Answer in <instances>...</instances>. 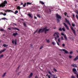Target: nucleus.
<instances>
[{
	"instance_id": "obj_1",
	"label": "nucleus",
	"mask_w": 78,
	"mask_h": 78,
	"mask_svg": "<svg viewBox=\"0 0 78 78\" xmlns=\"http://www.w3.org/2000/svg\"><path fill=\"white\" fill-rule=\"evenodd\" d=\"M49 30H50V29H47V27H45L43 29H40L38 31V33H40L41 32L42 33L44 31V33L46 34V33H47V31H48Z\"/></svg>"
},
{
	"instance_id": "obj_2",
	"label": "nucleus",
	"mask_w": 78,
	"mask_h": 78,
	"mask_svg": "<svg viewBox=\"0 0 78 78\" xmlns=\"http://www.w3.org/2000/svg\"><path fill=\"white\" fill-rule=\"evenodd\" d=\"M59 33L58 32H55L54 35L53 36H54L55 37V41L56 42L57 41V38H59Z\"/></svg>"
},
{
	"instance_id": "obj_3",
	"label": "nucleus",
	"mask_w": 78,
	"mask_h": 78,
	"mask_svg": "<svg viewBox=\"0 0 78 78\" xmlns=\"http://www.w3.org/2000/svg\"><path fill=\"white\" fill-rule=\"evenodd\" d=\"M7 4V1H5L3 3L0 4V7H5L6 6V4Z\"/></svg>"
},
{
	"instance_id": "obj_4",
	"label": "nucleus",
	"mask_w": 78,
	"mask_h": 78,
	"mask_svg": "<svg viewBox=\"0 0 78 78\" xmlns=\"http://www.w3.org/2000/svg\"><path fill=\"white\" fill-rule=\"evenodd\" d=\"M73 72L74 74L76 75L77 77L78 78V74L77 71H76V69L75 68L73 69Z\"/></svg>"
},
{
	"instance_id": "obj_5",
	"label": "nucleus",
	"mask_w": 78,
	"mask_h": 78,
	"mask_svg": "<svg viewBox=\"0 0 78 78\" xmlns=\"http://www.w3.org/2000/svg\"><path fill=\"white\" fill-rule=\"evenodd\" d=\"M63 25L66 28L67 30H69V26H67L66 23H63Z\"/></svg>"
},
{
	"instance_id": "obj_6",
	"label": "nucleus",
	"mask_w": 78,
	"mask_h": 78,
	"mask_svg": "<svg viewBox=\"0 0 78 78\" xmlns=\"http://www.w3.org/2000/svg\"><path fill=\"white\" fill-rule=\"evenodd\" d=\"M4 11H5L6 12H13V11L11 10H4Z\"/></svg>"
},
{
	"instance_id": "obj_7",
	"label": "nucleus",
	"mask_w": 78,
	"mask_h": 78,
	"mask_svg": "<svg viewBox=\"0 0 78 78\" xmlns=\"http://www.w3.org/2000/svg\"><path fill=\"white\" fill-rule=\"evenodd\" d=\"M62 51H64L65 53L66 54H68V53H69V52H68V51L65 49H62Z\"/></svg>"
},
{
	"instance_id": "obj_8",
	"label": "nucleus",
	"mask_w": 78,
	"mask_h": 78,
	"mask_svg": "<svg viewBox=\"0 0 78 78\" xmlns=\"http://www.w3.org/2000/svg\"><path fill=\"white\" fill-rule=\"evenodd\" d=\"M65 20H66V22L68 23V24H69V25H70V23L69 22V21L67 19H66Z\"/></svg>"
},
{
	"instance_id": "obj_9",
	"label": "nucleus",
	"mask_w": 78,
	"mask_h": 78,
	"mask_svg": "<svg viewBox=\"0 0 78 78\" xmlns=\"http://www.w3.org/2000/svg\"><path fill=\"white\" fill-rule=\"evenodd\" d=\"M71 30H73V31L74 34L75 35L76 34L75 31V30H74V29H73V27H71Z\"/></svg>"
},
{
	"instance_id": "obj_10",
	"label": "nucleus",
	"mask_w": 78,
	"mask_h": 78,
	"mask_svg": "<svg viewBox=\"0 0 78 78\" xmlns=\"http://www.w3.org/2000/svg\"><path fill=\"white\" fill-rule=\"evenodd\" d=\"M33 75V73H30V75L29 76V78H31V77H32Z\"/></svg>"
},
{
	"instance_id": "obj_11",
	"label": "nucleus",
	"mask_w": 78,
	"mask_h": 78,
	"mask_svg": "<svg viewBox=\"0 0 78 78\" xmlns=\"http://www.w3.org/2000/svg\"><path fill=\"white\" fill-rule=\"evenodd\" d=\"M56 16H57V17L58 19H61V17L60 16H59L58 14H56Z\"/></svg>"
},
{
	"instance_id": "obj_12",
	"label": "nucleus",
	"mask_w": 78,
	"mask_h": 78,
	"mask_svg": "<svg viewBox=\"0 0 78 78\" xmlns=\"http://www.w3.org/2000/svg\"><path fill=\"white\" fill-rule=\"evenodd\" d=\"M5 50H6V49H4L2 51H0V54H1V53H3V52H4V51H5Z\"/></svg>"
},
{
	"instance_id": "obj_13",
	"label": "nucleus",
	"mask_w": 78,
	"mask_h": 78,
	"mask_svg": "<svg viewBox=\"0 0 78 78\" xmlns=\"http://www.w3.org/2000/svg\"><path fill=\"white\" fill-rule=\"evenodd\" d=\"M64 38L66 41H67V36H66V35H64Z\"/></svg>"
},
{
	"instance_id": "obj_14",
	"label": "nucleus",
	"mask_w": 78,
	"mask_h": 78,
	"mask_svg": "<svg viewBox=\"0 0 78 78\" xmlns=\"http://www.w3.org/2000/svg\"><path fill=\"white\" fill-rule=\"evenodd\" d=\"M13 29H14V30H17L18 31H20V30H19V29L16 28V27H15V28H12Z\"/></svg>"
},
{
	"instance_id": "obj_15",
	"label": "nucleus",
	"mask_w": 78,
	"mask_h": 78,
	"mask_svg": "<svg viewBox=\"0 0 78 78\" xmlns=\"http://www.w3.org/2000/svg\"><path fill=\"white\" fill-rule=\"evenodd\" d=\"M51 44L53 45H56V42L54 41L52 42Z\"/></svg>"
},
{
	"instance_id": "obj_16",
	"label": "nucleus",
	"mask_w": 78,
	"mask_h": 78,
	"mask_svg": "<svg viewBox=\"0 0 78 78\" xmlns=\"http://www.w3.org/2000/svg\"><path fill=\"white\" fill-rule=\"evenodd\" d=\"M17 34H18L17 33H13V34L12 35L14 36H16V35H17Z\"/></svg>"
},
{
	"instance_id": "obj_17",
	"label": "nucleus",
	"mask_w": 78,
	"mask_h": 78,
	"mask_svg": "<svg viewBox=\"0 0 78 78\" xmlns=\"http://www.w3.org/2000/svg\"><path fill=\"white\" fill-rule=\"evenodd\" d=\"M72 66H73L74 67H77L76 65V64H73L72 65Z\"/></svg>"
},
{
	"instance_id": "obj_18",
	"label": "nucleus",
	"mask_w": 78,
	"mask_h": 78,
	"mask_svg": "<svg viewBox=\"0 0 78 78\" xmlns=\"http://www.w3.org/2000/svg\"><path fill=\"white\" fill-rule=\"evenodd\" d=\"M52 76L53 77L52 78H57V77H56V75L52 74Z\"/></svg>"
},
{
	"instance_id": "obj_19",
	"label": "nucleus",
	"mask_w": 78,
	"mask_h": 78,
	"mask_svg": "<svg viewBox=\"0 0 78 78\" xmlns=\"http://www.w3.org/2000/svg\"><path fill=\"white\" fill-rule=\"evenodd\" d=\"M78 59V56H77L76 58H74V61H76V60H77V59Z\"/></svg>"
},
{
	"instance_id": "obj_20",
	"label": "nucleus",
	"mask_w": 78,
	"mask_h": 78,
	"mask_svg": "<svg viewBox=\"0 0 78 78\" xmlns=\"http://www.w3.org/2000/svg\"><path fill=\"white\" fill-rule=\"evenodd\" d=\"M3 46H4L5 47H8V45H7L6 44H4L3 45Z\"/></svg>"
},
{
	"instance_id": "obj_21",
	"label": "nucleus",
	"mask_w": 78,
	"mask_h": 78,
	"mask_svg": "<svg viewBox=\"0 0 78 78\" xmlns=\"http://www.w3.org/2000/svg\"><path fill=\"white\" fill-rule=\"evenodd\" d=\"M60 39L61 41H63L64 40V37H61L60 38Z\"/></svg>"
},
{
	"instance_id": "obj_22",
	"label": "nucleus",
	"mask_w": 78,
	"mask_h": 78,
	"mask_svg": "<svg viewBox=\"0 0 78 78\" xmlns=\"http://www.w3.org/2000/svg\"><path fill=\"white\" fill-rule=\"evenodd\" d=\"M1 14L2 15H3V16H6V13H3V12H2L1 13Z\"/></svg>"
},
{
	"instance_id": "obj_23",
	"label": "nucleus",
	"mask_w": 78,
	"mask_h": 78,
	"mask_svg": "<svg viewBox=\"0 0 78 78\" xmlns=\"http://www.w3.org/2000/svg\"><path fill=\"white\" fill-rule=\"evenodd\" d=\"M40 3H41L42 5H44V2H42V1H40Z\"/></svg>"
},
{
	"instance_id": "obj_24",
	"label": "nucleus",
	"mask_w": 78,
	"mask_h": 78,
	"mask_svg": "<svg viewBox=\"0 0 78 78\" xmlns=\"http://www.w3.org/2000/svg\"><path fill=\"white\" fill-rule=\"evenodd\" d=\"M46 41H47V43H50V40H49V39H47Z\"/></svg>"
},
{
	"instance_id": "obj_25",
	"label": "nucleus",
	"mask_w": 78,
	"mask_h": 78,
	"mask_svg": "<svg viewBox=\"0 0 78 78\" xmlns=\"http://www.w3.org/2000/svg\"><path fill=\"white\" fill-rule=\"evenodd\" d=\"M62 30H63V31H66V29H65V27H63L62 28Z\"/></svg>"
},
{
	"instance_id": "obj_26",
	"label": "nucleus",
	"mask_w": 78,
	"mask_h": 78,
	"mask_svg": "<svg viewBox=\"0 0 78 78\" xmlns=\"http://www.w3.org/2000/svg\"><path fill=\"white\" fill-rule=\"evenodd\" d=\"M28 16H29V17H30L32 18V16H31V14L30 13H29L28 14Z\"/></svg>"
},
{
	"instance_id": "obj_27",
	"label": "nucleus",
	"mask_w": 78,
	"mask_h": 78,
	"mask_svg": "<svg viewBox=\"0 0 78 78\" xmlns=\"http://www.w3.org/2000/svg\"><path fill=\"white\" fill-rule=\"evenodd\" d=\"M6 73H4L3 75H2V77H4V76H5V75H6Z\"/></svg>"
},
{
	"instance_id": "obj_28",
	"label": "nucleus",
	"mask_w": 78,
	"mask_h": 78,
	"mask_svg": "<svg viewBox=\"0 0 78 78\" xmlns=\"http://www.w3.org/2000/svg\"><path fill=\"white\" fill-rule=\"evenodd\" d=\"M0 30L1 31H5V30H4L3 29H0Z\"/></svg>"
},
{
	"instance_id": "obj_29",
	"label": "nucleus",
	"mask_w": 78,
	"mask_h": 78,
	"mask_svg": "<svg viewBox=\"0 0 78 78\" xmlns=\"http://www.w3.org/2000/svg\"><path fill=\"white\" fill-rule=\"evenodd\" d=\"M20 6H18V7H17V9H20Z\"/></svg>"
},
{
	"instance_id": "obj_30",
	"label": "nucleus",
	"mask_w": 78,
	"mask_h": 78,
	"mask_svg": "<svg viewBox=\"0 0 78 78\" xmlns=\"http://www.w3.org/2000/svg\"><path fill=\"white\" fill-rule=\"evenodd\" d=\"M57 45H58V46H59L60 45V44H59V43L58 42V41H56V42Z\"/></svg>"
},
{
	"instance_id": "obj_31",
	"label": "nucleus",
	"mask_w": 78,
	"mask_h": 78,
	"mask_svg": "<svg viewBox=\"0 0 78 78\" xmlns=\"http://www.w3.org/2000/svg\"><path fill=\"white\" fill-rule=\"evenodd\" d=\"M14 14H17V13H18V11L16 10V11H15V12L14 13Z\"/></svg>"
},
{
	"instance_id": "obj_32",
	"label": "nucleus",
	"mask_w": 78,
	"mask_h": 78,
	"mask_svg": "<svg viewBox=\"0 0 78 78\" xmlns=\"http://www.w3.org/2000/svg\"><path fill=\"white\" fill-rule=\"evenodd\" d=\"M17 41H16V40H15L14 41L15 44L16 45H17Z\"/></svg>"
},
{
	"instance_id": "obj_33",
	"label": "nucleus",
	"mask_w": 78,
	"mask_h": 78,
	"mask_svg": "<svg viewBox=\"0 0 78 78\" xmlns=\"http://www.w3.org/2000/svg\"><path fill=\"white\" fill-rule=\"evenodd\" d=\"M58 42H60V38H58Z\"/></svg>"
},
{
	"instance_id": "obj_34",
	"label": "nucleus",
	"mask_w": 78,
	"mask_h": 78,
	"mask_svg": "<svg viewBox=\"0 0 78 78\" xmlns=\"http://www.w3.org/2000/svg\"><path fill=\"white\" fill-rule=\"evenodd\" d=\"M27 5H31V3H30V2H27Z\"/></svg>"
},
{
	"instance_id": "obj_35",
	"label": "nucleus",
	"mask_w": 78,
	"mask_h": 78,
	"mask_svg": "<svg viewBox=\"0 0 78 78\" xmlns=\"http://www.w3.org/2000/svg\"><path fill=\"white\" fill-rule=\"evenodd\" d=\"M26 6V3H25V4L23 5V7H25V6Z\"/></svg>"
},
{
	"instance_id": "obj_36",
	"label": "nucleus",
	"mask_w": 78,
	"mask_h": 78,
	"mask_svg": "<svg viewBox=\"0 0 78 78\" xmlns=\"http://www.w3.org/2000/svg\"><path fill=\"white\" fill-rule=\"evenodd\" d=\"M43 48V46H41V47H40V50H41V49H42Z\"/></svg>"
},
{
	"instance_id": "obj_37",
	"label": "nucleus",
	"mask_w": 78,
	"mask_h": 78,
	"mask_svg": "<svg viewBox=\"0 0 78 78\" xmlns=\"http://www.w3.org/2000/svg\"><path fill=\"white\" fill-rule=\"evenodd\" d=\"M3 56H4V55H0V58H2V57H3Z\"/></svg>"
},
{
	"instance_id": "obj_38",
	"label": "nucleus",
	"mask_w": 78,
	"mask_h": 78,
	"mask_svg": "<svg viewBox=\"0 0 78 78\" xmlns=\"http://www.w3.org/2000/svg\"><path fill=\"white\" fill-rule=\"evenodd\" d=\"M71 78H76V77L74 76H71Z\"/></svg>"
},
{
	"instance_id": "obj_39",
	"label": "nucleus",
	"mask_w": 78,
	"mask_h": 78,
	"mask_svg": "<svg viewBox=\"0 0 78 78\" xmlns=\"http://www.w3.org/2000/svg\"><path fill=\"white\" fill-rule=\"evenodd\" d=\"M72 26H73V27H75V24L72 23Z\"/></svg>"
},
{
	"instance_id": "obj_40",
	"label": "nucleus",
	"mask_w": 78,
	"mask_h": 78,
	"mask_svg": "<svg viewBox=\"0 0 78 78\" xmlns=\"http://www.w3.org/2000/svg\"><path fill=\"white\" fill-rule=\"evenodd\" d=\"M2 20H6V18H2Z\"/></svg>"
},
{
	"instance_id": "obj_41",
	"label": "nucleus",
	"mask_w": 78,
	"mask_h": 78,
	"mask_svg": "<svg viewBox=\"0 0 78 78\" xmlns=\"http://www.w3.org/2000/svg\"><path fill=\"white\" fill-rule=\"evenodd\" d=\"M53 70L54 71H55V72H57V70H56V69H55V68H54Z\"/></svg>"
},
{
	"instance_id": "obj_42",
	"label": "nucleus",
	"mask_w": 78,
	"mask_h": 78,
	"mask_svg": "<svg viewBox=\"0 0 78 78\" xmlns=\"http://www.w3.org/2000/svg\"><path fill=\"white\" fill-rule=\"evenodd\" d=\"M69 58H70V59H71V58H72V56L71 55H70L69 56Z\"/></svg>"
},
{
	"instance_id": "obj_43",
	"label": "nucleus",
	"mask_w": 78,
	"mask_h": 78,
	"mask_svg": "<svg viewBox=\"0 0 78 78\" xmlns=\"http://www.w3.org/2000/svg\"><path fill=\"white\" fill-rule=\"evenodd\" d=\"M73 53V51H71L70 52V55H72V54Z\"/></svg>"
},
{
	"instance_id": "obj_44",
	"label": "nucleus",
	"mask_w": 78,
	"mask_h": 78,
	"mask_svg": "<svg viewBox=\"0 0 78 78\" xmlns=\"http://www.w3.org/2000/svg\"><path fill=\"white\" fill-rule=\"evenodd\" d=\"M59 31H62V29H61V28H60L59 29Z\"/></svg>"
},
{
	"instance_id": "obj_45",
	"label": "nucleus",
	"mask_w": 78,
	"mask_h": 78,
	"mask_svg": "<svg viewBox=\"0 0 78 78\" xmlns=\"http://www.w3.org/2000/svg\"><path fill=\"white\" fill-rule=\"evenodd\" d=\"M62 47H65V44H62Z\"/></svg>"
},
{
	"instance_id": "obj_46",
	"label": "nucleus",
	"mask_w": 78,
	"mask_h": 78,
	"mask_svg": "<svg viewBox=\"0 0 78 78\" xmlns=\"http://www.w3.org/2000/svg\"><path fill=\"white\" fill-rule=\"evenodd\" d=\"M37 16L38 17H39V18H40V17H41L40 15H37Z\"/></svg>"
},
{
	"instance_id": "obj_47",
	"label": "nucleus",
	"mask_w": 78,
	"mask_h": 78,
	"mask_svg": "<svg viewBox=\"0 0 78 78\" xmlns=\"http://www.w3.org/2000/svg\"><path fill=\"white\" fill-rule=\"evenodd\" d=\"M61 34L62 35V36H64V34L63 33H61Z\"/></svg>"
},
{
	"instance_id": "obj_48",
	"label": "nucleus",
	"mask_w": 78,
	"mask_h": 78,
	"mask_svg": "<svg viewBox=\"0 0 78 78\" xmlns=\"http://www.w3.org/2000/svg\"><path fill=\"white\" fill-rule=\"evenodd\" d=\"M48 73H49V74H50V75H51V73L50 71H48Z\"/></svg>"
},
{
	"instance_id": "obj_49",
	"label": "nucleus",
	"mask_w": 78,
	"mask_h": 78,
	"mask_svg": "<svg viewBox=\"0 0 78 78\" xmlns=\"http://www.w3.org/2000/svg\"><path fill=\"white\" fill-rule=\"evenodd\" d=\"M23 24L24 26H25V27H26V24H25V23H23Z\"/></svg>"
},
{
	"instance_id": "obj_50",
	"label": "nucleus",
	"mask_w": 78,
	"mask_h": 78,
	"mask_svg": "<svg viewBox=\"0 0 78 78\" xmlns=\"http://www.w3.org/2000/svg\"><path fill=\"white\" fill-rule=\"evenodd\" d=\"M66 16V15L67 14V12H65L64 14Z\"/></svg>"
},
{
	"instance_id": "obj_51",
	"label": "nucleus",
	"mask_w": 78,
	"mask_h": 78,
	"mask_svg": "<svg viewBox=\"0 0 78 78\" xmlns=\"http://www.w3.org/2000/svg\"><path fill=\"white\" fill-rule=\"evenodd\" d=\"M35 78H39L38 77V76H35Z\"/></svg>"
},
{
	"instance_id": "obj_52",
	"label": "nucleus",
	"mask_w": 78,
	"mask_h": 78,
	"mask_svg": "<svg viewBox=\"0 0 78 78\" xmlns=\"http://www.w3.org/2000/svg\"><path fill=\"white\" fill-rule=\"evenodd\" d=\"M48 78H51V77L50 76V75H48Z\"/></svg>"
},
{
	"instance_id": "obj_53",
	"label": "nucleus",
	"mask_w": 78,
	"mask_h": 78,
	"mask_svg": "<svg viewBox=\"0 0 78 78\" xmlns=\"http://www.w3.org/2000/svg\"><path fill=\"white\" fill-rule=\"evenodd\" d=\"M37 31H38V30H36V31H35V32L34 33V34H35V33H36V32H37Z\"/></svg>"
},
{
	"instance_id": "obj_54",
	"label": "nucleus",
	"mask_w": 78,
	"mask_h": 78,
	"mask_svg": "<svg viewBox=\"0 0 78 78\" xmlns=\"http://www.w3.org/2000/svg\"><path fill=\"white\" fill-rule=\"evenodd\" d=\"M76 14H78V12L77 11H76Z\"/></svg>"
},
{
	"instance_id": "obj_55",
	"label": "nucleus",
	"mask_w": 78,
	"mask_h": 78,
	"mask_svg": "<svg viewBox=\"0 0 78 78\" xmlns=\"http://www.w3.org/2000/svg\"><path fill=\"white\" fill-rule=\"evenodd\" d=\"M12 42L13 44H14V40L12 41Z\"/></svg>"
},
{
	"instance_id": "obj_56",
	"label": "nucleus",
	"mask_w": 78,
	"mask_h": 78,
	"mask_svg": "<svg viewBox=\"0 0 78 78\" xmlns=\"http://www.w3.org/2000/svg\"><path fill=\"white\" fill-rule=\"evenodd\" d=\"M34 19H37V17H36L34 16Z\"/></svg>"
},
{
	"instance_id": "obj_57",
	"label": "nucleus",
	"mask_w": 78,
	"mask_h": 78,
	"mask_svg": "<svg viewBox=\"0 0 78 78\" xmlns=\"http://www.w3.org/2000/svg\"><path fill=\"white\" fill-rule=\"evenodd\" d=\"M76 18H77V19H78V16L77 15H76Z\"/></svg>"
},
{
	"instance_id": "obj_58",
	"label": "nucleus",
	"mask_w": 78,
	"mask_h": 78,
	"mask_svg": "<svg viewBox=\"0 0 78 78\" xmlns=\"http://www.w3.org/2000/svg\"><path fill=\"white\" fill-rule=\"evenodd\" d=\"M73 17H75V15H74V14H73Z\"/></svg>"
},
{
	"instance_id": "obj_59",
	"label": "nucleus",
	"mask_w": 78,
	"mask_h": 78,
	"mask_svg": "<svg viewBox=\"0 0 78 78\" xmlns=\"http://www.w3.org/2000/svg\"><path fill=\"white\" fill-rule=\"evenodd\" d=\"M8 29L9 30H11V28H8Z\"/></svg>"
},
{
	"instance_id": "obj_60",
	"label": "nucleus",
	"mask_w": 78,
	"mask_h": 78,
	"mask_svg": "<svg viewBox=\"0 0 78 78\" xmlns=\"http://www.w3.org/2000/svg\"><path fill=\"white\" fill-rule=\"evenodd\" d=\"M13 24H14V25H15L16 26V23H13Z\"/></svg>"
},
{
	"instance_id": "obj_61",
	"label": "nucleus",
	"mask_w": 78,
	"mask_h": 78,
	"mask_svg": "<svg viewBox=\"0 0 78 78\" xmlns=\"http://www.w3.org/2000/svg\"><path fill=\"white\" fill-rule=\"evenodd\" d=\"M23 3L22 2L21 3V5H23Z\"/></svg>"
},
{
	"instance_id": "obj_62",
	"label": "nucleus",
	"mask_w": 78,
	"mask_h": 78,
	"mask_svg": "<svg viewBox=\"0 0 78 78\" xmlns=\"http://www.w3.org/2000/svg\"><path fill=\"white\" fill-rule=\"evenodd\" d=\"M60 51H62V49H60Z\"/></svg>"
},
{
	"instance_id": "obj_63",
	"label": "nucleus",
	"mask_w": 78,
	"mask_h": 78,
	"mask_svg": "<svg viewBox=\"0 0 78 78\" xmlns=\"http://www.w3.org/2000/svg\"><path fill=\"white\" fill-rule=\"evenodd\" d=\"M17 0H15V1H17Z\"/></svg>"
},
{
	"instance_id": "obj_64",
	"label": "nucleus",
	"mask_w": 78,
	"mask_h": 78,
	"mask_svg": "<svg viewBox=\"0 0 78 78\" xmlns=\"http://www.w3.org/2000/svg\"><path fill=\"white\" fill-rule=\"evenodd\" d=\"M0 42H1V41L0 40Z\"/></svg>"
}]
</instances>
